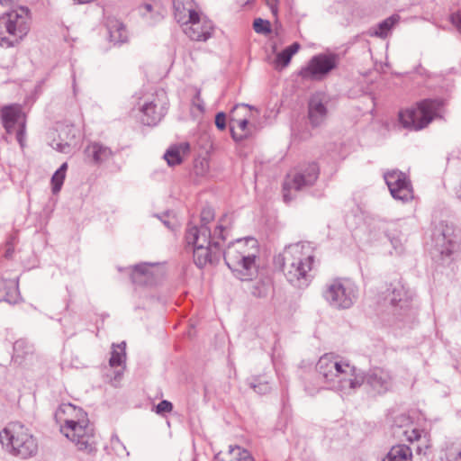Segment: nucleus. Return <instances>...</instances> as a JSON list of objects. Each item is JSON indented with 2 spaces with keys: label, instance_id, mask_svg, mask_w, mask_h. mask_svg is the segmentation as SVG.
Listing matches in <instances>:
<instances>
[{
  "label": "nucleus",
  "instance_id": "f257e3e1",
  "mask_svg": "<svg viewBox=\"0 0 461 461\" xmlns=\"http://www.w3.org/2000/svg\"><path fill=\"white\" fill-rule=\"evenodd\" d=\"M213 218V209L203 207L200 226L188 224L186 228L185 240L188 245H192L194 264L200 268L208 263L216 264L222 254L225 264L236 278L251 281L258 274V240L252 237L238 239L230 242L222 253L221 242L225 240L226 228L220 223L212 233L208 224Z\"/></svg>",
  "mask_w": 461,
  "mask_h": 461
},
{
  "label": "nucleus",
  "instance_id": "f03ea898",
  "mask_svg": "<svg viewBox=\"0 0 461 461\" xmlns=\"http://www.w3.org/2000/svg\"><path fill=\"white\" fill-rule=\"evenodd\" d=\"M314 262L313 248L310 242H297L285 247L274 258V264L280 268L287 281L294 286H307L310 271Z\"/></svg>",
  "mask_w": 461,
  "mask_h": 461
},
{
  "label": "nucleus",
  "instance_id": "7ed1b4c3",
  "mask_svg": "<svg viewBox=\"0 0 461 461\" xmlns=\"http://www.w3.org/2000/svg\"><path fill=\"white\" fill-rule=\"evenodd\" d=\"M316 370L330 389L344 394H349L363 384V377L357 374V368L333 354L321 356L316 364Z\"/></svg>",
  "mask_w": 461,
  "mask_h": 461
},
{
  "label": "nucleus",
  "instance_id": "20e7f679",
  "mask_svg": "<svg viewBox=\"0 0 461 461\" xmlns=\"http://www.w3.org/2000/svg\"><path fill=\"white\" fill-rule=\"evenodd\" d=\"M0 442L10 455L28 459L38 453V441L21 422H11L0 431Z\"/></svg>",
  "mask_w": 461,
  "mask_h": 461
},
{
  "label": "nucleus",
  "instance_id": "39448f33",
  "mask_svg": "<svg viewBox=\"0 0 461 461\" xmlns=\"http://www.w3.org/2000/svg\"><path fill=\"white\" fill-rule=\"evenodd\" d=\"M77 420H67L61 431L71 440L79 451L86 454H94L96 451V440L94 428L89 424L86 413L78 409Z\"/></svg>",
  "mask_w": 461,
  "mask_h": 461
},
{
  "label": "nucleus",
  "instance_id": "423d86ee",
  "mask_svg": "<svg viewBox=\"0 0 461 461\" xmlns=\"http://www.w3.org/2000/svg\"><path fill=\"white\" fill-rule=\"evenodd\" d=\"M29 32L28 10L20 7L0 17V46H14Z\"/></svg>",
  "mask_w": 461,
  "mask_h": 461
},
{
  "label": "nucleus",
  "instance_id": "0eeeda50",
  "mask_svg": "<svg viewBox=\"0 0 461 461\" xmlns=\"http://www.w3.org/2000/svg\"><path fill=\"white\" fill-rule=\"evenodd\" d=\"M322 296L330 307L347 310L357 302L358 288L352 280L338 277L326 284Z\"/></svg>",
  "mask_w": 461,
  "mask_h": 461
},
{
  "label": "nucleus",
  "instance_id": "6e6552de",
  "mask_svg": "<svg viewBox=\"0 0 461 461\" xmlns=\"http://www.w3.org/2000/svg\"><path fill=\"white\" fill-rule=\"evenodd\" d=\"M320 175L317 163L312 162L288 174L283 184V197L285 203L291 202L295 195L293 192L303 191L312 186Z\"/></svg>",
  "mask_w": 461,
  "mask_h": 461
},
{
  "label": "nucleus",
  "instance_id": "1a4fd4ad",
  "mask_svg": "<svg viewBox=\"0 0 461 461\" xmlns=\"http://www.w3.org/2000/svg\"><path fill=\"white\" fill-rule=\"evenodd\" d=\"M438 103L433 100H423L417 107L402 110L399 113V122L403 128L410 131H420L427 127L437 113Z\"/></svg>",
  "mask_w": 461,
  "mask_h": 461
},
{
  "label": "nucleus",
  "instance_id": "9d476101",
  "mask_svg": "<svg viewBox=\"0 0 461 461\" xmlns=\"http://www.w3.org/2000/svg\"><path fill=\"white\" fill-rule=\"evenodd\" d=\"M339 63V55L334 52L320 53L314 55L308 61L307 66L300 70V77L306 80L321 81Z\"/></svg>",
  "mask_w": 461,
  "mask_h": 461
},
{
  "label": "nucleus",
  "instance_id": "9b49d317",
  "mask_svg": "<svg viewBox=\"0 0 461 461\" xmlns=\"http://www.w3.org/2000/svg\"><path fill=\"white\" fill-rule=\"evenodd\" d=\"M387 292L388 294L385 299L388 298L391 306L394 308V315L403 320L414 314L411 306L413 293L406 289L401 281L391 283Z\"/></svg>",
  "mask_w": 461,
  "mask_h": 461
},
{
  "label": "nucleus",
  "instance_id": "f8f14e48",
  "mask_svg": "<svg viewBox=\"0 0 461 461\" xmlns=\"http://www.w3.org/2000/svg\"><path fill=\"white\" fill-rule=\"evenodd\" d=\"M435 249L442 256L449 258L459 249V237L453 225L440 221L432 232Z\"/></svg>",
  "mask_w": 461,
  "mask_h": 461
},
{
  "label": "nucleus",
  "instance_id": "ddd939ff",
  "mask_svg": "<svg viewBox=\"0 0 461 461\" xmlns=\"http://www.w3.org/2000/svg\"><path fill=\"white\" fill-rule=\"evenodd\" d=\"M384 181L389 188L391 195L403 203L413 198V191L411 181L406 175L399 170H392L384 175Z\"/></svg>",
  "mask_w": 461,
  "mask_h": 461
},
{
  "label": "nucleus",
  "instance_id": "4468645a",
  "mask_svg": "<svg viewBox=\"0 0 461 461\" xmlns=\"http://www.w3.org/2000/svg\"><path fill=\"white\" fill-rule=\"evenodd\" d=\"M1 118L3 126L8 133H12L16 125H18L16 139L23 145V139L25 133V114L21 105L10 104L4 106L1 109Z\"/></svg>",
  "mask_w": 461,
  "mask_h": 461
},
{
  "label": "nucleus",
  "instance_id": "2eb2a0df",
  "mask_svg": "<svg viewBox=\"0 0 461 461\" xmlns=\"http://www.w3.org/2000/svg\"><path fill=\"white\" fill-rule=\"evenodd\" d=\"M183 31L192 41H206L213 32L212 23L200 13L182 23Z\"/></svg>",
  "mask_w": 461,
  "mask_h": 461
},
{
  "label": "nucleus",
  "instance_id": "dca6fc26",
  "mask_svg": "<svg viewBox=\"0 0 461 461\" xmlns=\"http://www.w3.org/2000/svg\"><path fill=\"white\" fill-rule=\"evenodd\" d=\"M363 382L366 384L376 393H384L393 386V376L388 370L381 367L370 369L367 374L363 376Z\"/></svg>",
  "mask_w": 461,
  "mask_h": 461
},
{
  "label": "nucleus",
  "instance_id": "f3484780",
  "mask_svg": "<svg viewBox=\"0 0 461 461\" xmlns=\"http://www.w3.org/2000/svg\"><path fill=\"white\" fill-rule=\"evenodd\" d=\"M327 107L321 95H314L308 104V117L313 127L321 125L327 117Z\"/></svg>",
  "mask_w": 461,
  "mask_h": 461
},
{
  "label": "nucleus",
  "instance_id": "a211bd4d",
  "mask_svg": "<svg viewBox=\"0 0 461 461\" xmlns=\"http://www.w3.org/2000/svg\"><path fill=\"white\" fill-rule=\"evenodd\" d=\"M86 156L95 165L108 161L113 156L112 149L99 142H93L85 149Z\"/></svg>",
  "mask_w": 461,
  "mask_h": 461
},
{
  "label": "nucleus",
  "instance_id": "6ab92c4d",
  "mask_svg": "<svg viewBox=\"0 0 461 461\" xmlns=\"http://www.w3.org/2000/svg\"><path fill=\"white\" fill-rule=\"evenodd\" d=\"M153 265L140 263L133 266L131 270V282L136 285H151L154 283V276L150 267Z\"/></svg>",
  "mask_w": 461,
  "mask_h": 461
},
{
  "label": "nucleus",
  "instance_id": "aec40b11",
  "mask_svg": "<svg viewBox=\"0 0 461 461\" xmlns=\"http://www.w3.org/2000/svg\"><path fill=\"white\" fill-rule=\"evenodd\" d=\"M34 357V348L27 340L20 339L14 343V354L12 359L18 365H26Z\"/></svg>",
  "mask_w": 461,
  "mask_h": 461
},
{
  "label": "nucleus",
  "instance_id": "412c9836",
  "mask_svg": "<svg viewBox=\"0 0 461 461\" xmlns=\"http://www.w3.org/2000/svg\"><path fill=\"white\" fill-rule=\"evenodd\" d=\"M20 298L17 279L0 280V302L14 304L19 302Z\"/></svg>",
  "mask_w": 461,
  "mask_h": 461
},
{
  "label": "nucleus",
  "instance_id": "4be33fe9",
  "mask_svg": "<svg viewBox=\"0 0 461 461\" xmlns=\"http://www.w3.org/2000/svg\"><path fill=\"white\" fill-rule=\"evenodd\" d=\"M173 7L175 19L181 24L198 13L194 0H174Z\"/></svg>",
  "mask_w": 461,
  "mask_h": 461
},
{
  "label": "nucleus",
  "instance_id": "5701e85b",
  "mask_svg": "<svg viewBox=\"0 0 461 461\" xmlns=\"http://www.w3.org/2000/svg\"><path fill=\"white\" fill-rule=\"evenodd\" d=\"M106 29L111 42H113L114 44H122L127 41V30L124 24L118 19L108 17L106 20Z\"/></svg>",
  "mask_w": 461,
  "mask_h": 461
},
{
  "label": "nucleus",
  "instance_id": "b1692460",
  "mask_svg": "<svg viewBox=\"0 0 461 461\" xmlns=\"http://www.w3.org/2000/svg\"><path fill=\"white\" fill-rule=\"evenodd\" d=\"M141 113V121L143 124L149 126L157 125L166 113L163 107H160L159 110H157V105L153 102L143 104Z\"/></svg>",
  "mask_w": 461,
  "mask_h": 461
},
{
  "label": "nucleus",
  "instance_id": "393cba45",
  "mask_svg": "<svg viewBox=\"0 0 461 461\" xmlns=\"http://www.w3.org/2000/svg\"><path fill=\"white\" fill-rule=\"evenodd\" d=\"M411 450L406 445L393 447L383 461H411Z\"/></svg>",
  "mask_w": 461,
  "mask_h": 461
},
{
  "label": "nucleus",
  "instance_id": "a878e982",
  "mask_svg": "<svg viewBox=\"0 0 461 461\" xmlns=\"http://www.w3.org/2000/svg\"><path fill=\"white\" fill-rule=\"evenodd\" d=\"M221 461H254V458L247 449L240 446H230Z\"/></svg>",
  "mask_w": 461,
  "mask_h": 461
},
{
  "label": "nucleus",
  "instance_id": "bb28decb",
  "mask_svg": "<svg viewBox=\"0 0 461 461\" xmlns=\"http://www.w3.org/2000/svg\"><path fill=\"white\" fill-rule=\"evenodd\" d=\"M247 384L258 394H266L271 390L270 383L265 375L252 376L247 380Z\"/></svg>",
  "mask_w": 461,
  "mask_h": 461
},
{
  "label": "nucleus",
  "instance_id": "cd10ccee",
  "mask_svg": "<svg viewBox=\"0 0 461 461\" xmlns=\"http://www.w3.org/2000/svg\"><path fill=\"white\" fill-rule=\"evenodd\" d=\"M400 21V16L398 14H393L390 17L384 19L377 25V30L375 32V34L380 38H385L393 27L398 23Z\"/></svg>",
  "mask_w": 461,
  "mask_h": 461
},
{
  "label": "nucleus",
  "instance_id": "c85d7f7f",
  "mask_svg": "<svg viewBox=\"0 0 461 461\" xmlns=\"http://www.w3.org/2000/svg\"><path fill=\"white\" fill-rule=\"evenodd\" d=\"M126 358L125 342L118 345H113V351L109 359V365L112 367L120 366L124 364Z\"/></svg>",
  "mask_w": 461,
  "mask_h": 461
},
{
  "label": "nucleus",
  "instance_id": "c756f323",
  "mask_svg": "<svg viewBox=\"0 0 461 461\" xmlns=\"http://www.w3.org/2000/svg\"><path fill=\"white\" fill-rule=\"evenodd\" d=\"M271 287H272V285H271V282L269 280L260 279V280L256 281L252 285V286L250 288V293L255 297L264 298V297L267 296V294H269V292L271 290Z\"/></svg>",
  "mask_w": 461,
  "mask_h": 461
},
{
  "label": "nucleus",
  "instance_id": "7c9ffc66",
  "mask_svg": "<svg viewBox=\"0 0 461 461\" xmlns=\"http://www.w3.org/2000/svg\"><path fill=\"white\" fill-rule=\"evenodd\" d=\"M164 158L167 160L168 166L179 165L182 162L180 149L178 147H171L164 154Z\"/></svg>",
  "mask_w": 461,
  "mask_h": 461
},
{
  "label": "nucleus",
  "instance_id": "2f4dec72",
  "mask_svg": "<svg viewBox=\"0 0 461 461\" xmlns=\"http://www.w3.org/2000/svg\"><path fill=\"white\" fill-rule=\"evenodd\" d=\"M253 29L257 33L267 34L271 32V25L267 20L257 18L253 22Z\"/></svg>",
  "mask_w": 461,
  "mask_h": 461
},
{
  "label": "nucleus",
  "instance_id": "473e14b6",
  "mask_svg": "<svg viewBox=\"0 0 461 461\" xmlns=\"http://www.w3.org/2000/svg\"><path fill=\"white\" fill-rule=\"evenodd\" d=\"M65 176H66L64 174H61V173L58 172L57 170L53 174V176L51 177V185H52V193L53 194H57L60 191L62 185L64 183V180H65Z\"/></svg>",
  "mask_w": 461,
  "mask_h": 461
},
{
  "label": "nucleus",
  "instance_id": "72a5a7b5",
  "mask_svg": "<svg viewBox=\"0 0 461 461\" xmlns=\"http://www.w3.org/2000/svg\"><path fill=\"white\" fill-rule=\"evenodd\" d=\"M447 461H461V445H452L447 451Z\"/></svg>",
  "mask_w": 461,
  "mask_h": 461
},
{
  "label": "nucleus",
  "instance_id": "f704fd0d",
  "mask_svg": "<svg viewBox=\"0 0 461 461\" xmlns=\"http://www.w3.org/2000/svg\"><path fill=\"white\" fill-rule=\"evenodd\" d=\"M388 238L390 240V242H391L395 253L397 255H401L404 250L402 236L388 235Z\"/></svg>",
  "mask_w": 461,
  "mask_h": 461
},
{
  "label": "nucleus",
  "instance_id": "c9c22d12",
  "mask_svg": "<svg viewBox=\"0 0 461 461\" xmlns=\"http://www.w3.org/2000/svg\"><path fill=\"white\" fill-rule=\"evenodd\" d=\"M292 57L293 56H291V54L288 53V51L285 50V49H284L281 52H279L276 55V64L281 65L283 68H285V67L288 66V64L291 61Z\"/></svg>",
  "mask_w": 461,
  "mask_h": 461
},
{
  "label": "nucleus",
  "instance_id": "e433bc0d",
  "mask_svg": "<svg viewBox=\"0 0 461 461\" xmlns=\"http://www.w3.org/2000/svg\"><path fill=\"white\" fill-rule=\"evenodd\" d=\"M173 409V404L167 401L162 400L157 406H156V411L158 414H162L165 412H170Z\"/></svg>",
  "mask_w": 461,
  "mask_h": 461
},
{
  "label": "nucleus",
  "instance_id": "4c0bfd02",
  "mask_svg": "<svg viewBox=\"0 0 461 461\" xmlns=\"http://www.w3.org/2000/svg\"><path fill=\"white\" fill-rule=\"evenodd\" d=\"M215 125L221 131H223L226 128V115L224 113L221 112L216 114Z\"/></svg>",
  "mask_w": 461,
  "mask_h": 461
},
{
  "label": "nucleus",
  "instance_id": "58836bf2",
  "mask_svg": "<svg viewBox=\"0 0 461 461\" xmlns=\"http://www.w3.org/2000/svg\"><path fill=\"white\" fill-rule=\"evenodd\" d=\"M450 21L453 25L461 32V14L456 13L450 15Z\"/></svg>",
  "mask_w": 461,
  "mask_h": 461
},
{
  "label": "nucleus",
  "instance_id": "ea45409f",
  "mask_svg": "<svg viewBox=\"0 0 461 461\" xmlns=\"http://www.w3.org/2000/svg\"><path fill=\"white\" fill-rule=\"evenodd\" d=\"M193 104L194 105H195L200 111H203L204 110V107H203V101L201 100V91L198 90L195 94V95L194 96L193 98Z\"/></svg>",
  "mask_w": 461,
  "mask_h": 461
},
{
  "label": "nucleus",
  "instance_id": "a19ab883",
  "mask_svg": "<svg viewBox=\"0 0 461 461\" xmlns=\"http://www.w3.org/2000/svg\"><path fill=\"white\" fill-rule=\"evenodd\" d=\"M300 47L301 46L298 42H294L290 46L286 47L285 50L288 51L291 56H294L300 50Z\"/></svg>",
  "mask_w": 461,
  "mask_h": 461
},
{
  "label": "nucleus",
  "instance_id": "79ce46f5",
  "mask_svg": "<svg viewBox=\"0 0 461 461\" xmlns=\"http://www.w3.org/2000/svg\"><path fill=\"white\" fill-rule=\"evenodd\" d=\"M277 3L278 0H267V5L275 15L277 14Z\"/></svg>",
  "mask_w": 461,
  "mask_h": 461
},
{
  "label": "nucleus",
  "instance_id": "37998d69",
  "mask_svg": "<svg viewBox=\"0 0 461 461\" xmlns=\"http://www.w3.org/2000/svg\"><path fill=\"white\" fill-rule=\"evenodd\" d=\"M420 437V433L417 429H412L411 435L408 436L410 441L418 440Z\"/></svg>",
  "mask_w": 461,
  "mask_h": 461
},
{
  "label": "nucleus",
  "instance_id": "c03bdc74",
  "mask_svg": "<svg viewBox=\"0 0 461 461\" xmlns=\"http://www.w3.org/2000/svg\"><path fill=\"white\" fill-rule=\"evenodd\" d=\"M238 127L242 131H245L248 128L249 121L247 119H242L237 122Z\"/></svg>",
  "mask_w": 461,
  "mask_h": 461
},
{
  "label": "nucleus",
  "instance_id": "a18cd8bd",
  "mask_svg": "<svg viewBox=\"0 0 461 461\" xmlns=\"http://www.w3.org/2000/svg\"><path fill=\"white\" fill-rule=\"evenodd\" d=\"M230 130L231 136H232L233 140H241L245 137V136H242V135H240V137H238V136L236 135L235 131H234V126H231V125H230Z\"/></svg>",
  "mask_w": 461,
  "mask_h": 461
},
{
  "label": "nucleus",
  "instance_id": "49530a36",
  "mask_svg": "<svg viewBox=\"0 0 461 461\" xmlns=\"http://www.w3.org/2000/svg\"><path fill=\"white\" fill-rule=\"evenodd\" d=\"M68 169V163L65 162L63 163L59 168L57 170L58 172L61 173V174H64L66 176V171Z\"/></svg>",
  "mask_w": 461,
  "mask_h": 461
},
{
  "label": "nucleus",
  "instance_id": "de8ad7c7",
  "mask_svg": "<svg viewBox=\"0 0 461 461\" xmlns=\"http://www.w3.org/2000/svg\"><path fill=\"white\" fill-rule=\"evenodd\" d=\"M68 144H64V145H62V144H59V145H58V149H59V151H61V152H66L65 149H66V148H68Z\"/></svg>",
  "mask_w": 461,
  "mask_h": 461
},
{
  "label": "nucleus",
  "instance_id": "09e8293b",
  "mask_svg": "<svg viewBox=\"0 0 461 461\" xmlns=\"http://www.w3.org/2000/svg\"><path fill=\"white\" fill-rule=\"evenodd\" d=\"M162 222H163V224H164L167 228H168V229H170V230H173V226L171 225V223H170V221H167V220H164V221H162Z\"/></svg>",
  "mask_w": 461,
  "mask_h": 461
},
{
  "label": "nucleus",
  "instance_id": "8fccbe9b",
  "mask_svg": "<svg viewBox=\"0 0 461 461\" xmlns=\"http://www.w3.org/2000/svg\"><path fill=\"white\" fill-rule=\"evenodd\" d=\"M456 195H457L458 199L461 201V181L456 188Z\"/></svg>",
  "mask_w": 461,
  "mask_h": 461
},
{
  "label": "nucleus",
  "instance_id": "3c124183",
  "mask_svg": "<svg viewBox=\"0 0 461 461\" xmlns=\"http://www.w3.org/2000/svg\"><path fill=\"white\" fill-rule=\"evenodd\" d=\"M122 375V371L115 372L114 380H120Z\"/></svg>",
  "mask_w": 461,
  "mask_h": 461
},
{
  "label": "nucleus",
  "instance_id": "603ef678",
  "mask_svg": "<svg viewBox=\"0 0 461 461\" xmlns=\"http://www.w3.org/2000/svg\"><path fill=\"white\" fill-rule=\"evenodd\" d=\"M254 0H240V2H242L244 5H249L250 4L251 2H253Z\"/></svg>",
  "mask_w": 461,
  "mask_h": 461
},
{
  "label": "nucleus",
  "instance_id": "864d4df0",
  "mask_svg": "<svg viewBox=\"0 0 461 461\" xmlns=\"http://www.w3.org/2000/svg\"><path fill=\"white\" fill-rule=\"evenodd\" d=\"M145 8H146L148 11H150V10H151V5H149V4H146V5H145Z\"/></svg>",
  "mask_w": 461,
  "mask_h": 461
},
{
  "label": "nucleus",
  "instance_id": "5fc2aeb1",
  "mask_svg": "<svg viewBox=\"0 0 461 461\" xmlns=\"http://www.w3.org/2000/svg\"><path fill=\"white\" fill-rule=\"evenodd\" d=\"M240 106H246V107H249V109H251L252 107L248 105V104H241Z\"/></svg>",
  "mask_w": 461,
  "mask_h": 461
},
{
  "label": "nucleus",
  "instance_id": "6e6d98bb",
  "mask_svg": "<svg viewBox=\"0 0 461 461\" xmlns=\"http://www.w3.org/2000/svg\"><path fill=\"white\" fill-rule=\"evenodd\" d=\"M116 440L117 442H119V438L118 437H115V438H113V441Z\"/></svg>",
  "mask_w": 461,
  "mask_h": 461
},
{
  "label": "nucleus",
  "instance_id": "4d7b16f0",
  "mask_svg": "<svg viewBox=\"0 0 461 461\" xmlns=\"http://www.w3.org/2000/svg\"><path fill=\"white\" fill-rule=\"evenodd\" d=\"M68 407L72 408L74 411H77L76 408L72 404H69Z\"/></svg>",
  "mask_w": 461,
  "mask_h": 461
}]
</instances>
